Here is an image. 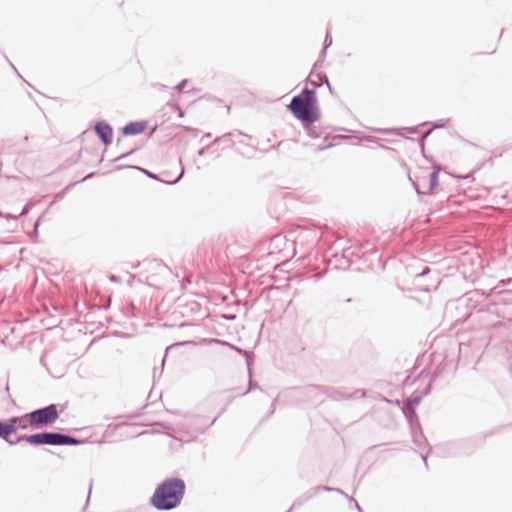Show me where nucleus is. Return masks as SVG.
Wrapping results in <instances>:
<instances>
[{"label": "nucleus", "mask_w": 512, "mask_h": 512, "mask_svg": "<svg viewBox=\"0 0 512 512\" xmlns=\"http://www.w3.org/2000/svg\"><path fill=\"white\" fill-rule=\"evenodd\" d=\"M25 418L28 421L31 429H42L54 424L57 421L59 418L58 406L56 404H50L35 409L25 414Z\"/></svg>", "instance_id": "4"}, {"label": "nucleus", "mask_w": 512, "mask_h": 512, "mask_svg": "<svg viewBox=\"0 0 512 512\" xmlns=\"http://www.w3.org/2000/svg\"><path fill=\"white\" fill-rule=\"evenodd\" d=\"M11 430L12 426H7L4 421L0 420V438L11 446L18 444L21 441H25L32 446H76L82 443V441L76 437L54 431H44L30 435L25 434L19 436L16 441H12L9 438L11 435Z\"/></svg>", "instance_id": "2"}, {"label": "nucleus", "mask_w": 512, "mask_h": 512, "mask_svg": "<svg viewBox=\"0 0 512 512\" xmlns=\"http://www.w3.org/2000/svg\"><path fill=\"white\" fill-rule=\"evenodd\" d=\"M92 486V484H90V487ZM92 493V490L91 488L89 489V494H88V498L90 497V494Z\"/></svg>", "instance_id": "43"}, {"label": "nucleus", "mask_w": 512, "mask_h": 512, "mask_svg": "<svg viewBox=\"0 0 512 512\" xmlns=\"http://www.w3.org/2000/svg\"><path fill=\"white\" fill-rule=\"evenodd\" d=\"M319 392L320 388L314 385L307 386L303 389V393L309 397L316 396Z\"/></svg>", "instance_id": "14"}, {"label": "nucleus", "mask_w": 512, "mask_h": 512, "mask_svg": "<svg viewBox=\"0 0 512 512\" xmlns=\"http://www.w3.org/2000/svg\"><path fill=\"white\" fill-rule=\"evenodd\" d=\"M448 122H449V119H446V120H443V121H440V122H435V123H433L432 128L433 129L444 128V127H446Z\"/></svg>", "instance_id": "23"}, {"label": "nucleus", "mask_w": 512, "mask_h": 512, "mask_svg": "<svg viewBox=\"0 0 512 512\" xmlns=\"http://www.w3.org/2000/svg\"><path fill=\"white\" fill-rule=\"evenodd\" d=\"M416 192H417V194H419V195L421 194V191H420L418 188H416Z\"/></svg>", "instance_id": "44"}, {"label": "nucleus", "mask_w": 512, "mask_h": 512, "mask_svg": "<svg viewBox=\"0 0 512 512\" xmlns=\"http://www.w3.org/2000/svg\"><path fill=\"white\" fill-rule=\"evenodd\" d=\"M185 492L186 483L182 478L169 477L156 486L149 503L157 511H171L181 505Z\"/></svg>", "instance_id": "1"}, {"label": "nucleus", "mask_w": 512, "mask_h": 512, "mask_svg": "<svg viewBox=\"0 0 512 512\" xmlns=\"http://www.w3.org/2000/svg\"><path fill=\"white\" fill-rule=\"evenodd\" d=\"M332 44V37L329 32H327L325 39H324V47L321 51L320 56L324 57L326 54V49Z\"/></svg>", "instance_id": "17"}, {"label": "nucleus", "mask_w": 512, "mask_h": 512, "mask_svg": "<svg viewBox=\"0 0 512 512\" xmlns=\"http://www.w3.org/2000/svg\"><path fill=\"white\" fill-rule=\"evenodd\" d=\"M438 174H439V171L438 170H434L430 173V176H429V190L427 192V194H433L434 193V190L435 188L437 187L438 185Z\"/></svg>", "instance_id": "13"}, {"label": "nucleus", "mask_w": 512, "mask_h": 512, "mask_svg": "<svg viewBox=\"0 0 512 512\" xmlns=\"http://www.w3.org/2000/svg\"><path fill=\"white\" fill-rule=\"evenodd\" d=\"M421 457H422V459H423V461H424L425 465L427 466V465H428V463H427V457H428V454H421Z\"/></svg>", "instance_id": "34"}, {"label": "nucleus", "mask_w": 512, "mask_h": 512, "mask_svg": "<svg viewBox=\"0 0 512 512\" xmlns=\"http://www.w3.org/2000/svg\"><path fill=\"white\" fill-rule=\"evenodd\" d=\"M156 266L158 267L160 273L171 272L170 268L161 261H156Z\"/></svg>", "instance_id": "22"}, {"label": "nucleus", "mask_w": 512, "mask_h": 512, "mask_svg": "<svg viewBox=\"0 0 512 512\" xmlns=\"http://www.w3.org/2000/svg\"><path fill=\"white\" fill-rule=\"evenodd\" d=\"M402 412L408 420L410 428H414V425H416L417 428L420 429V422L418 420L415 407H412L406 402L402 407Z\"/></svg>", "instance_id": "10"}, {"label": "nucleus", "mask_w": 512, "mask_h": 512, "mask_svg": "<svg viewBox=\"0 0 512 512\" xmlns=\"http://www.w3.org/2000/svg\"><path fill=\"white\" fill-rule=\"evenodd\" d=\"M176 109L178 110L179 116L182 117L184 115L183 111L179 106H176Z\"/></svg>", "instance_id": "37"}, {"label": "nucleus", "mask_w": 512, "mask_h": 512, "mask_svg": "<svg viewBox=\"0 0 512 512\" xmlns=\"http://www.w3.org/2000/svg\"><path fill=\"white\" fill-rule=\"evenodd\" d=\"M345 302L350 303V302H352V299H351V298H347V299L345 300Z\"/></svg>", "instance_id": "42"}, {"label": "nucleus", "mask_w": 512, "mask_h": 512, "mask_svg": "<svg viewBox=\"0 0 512 512\" xmlns=\"http://www.w3.org/2000/svg\"><path fill=\"white\" fill-rule=\"evenodd\" d=\"M94 131L99 140L106 146L110 145L113 141V128L106 121H97L94 126Z\"/></svg>", "instance_id": "8"}, {"label": "nucleus", "mask_w": 512, "mask_h": 512, "mask_svg": "<svg viewBox=\"0 0 512 512\" xmlns=\"http://www.w3.org/2000/svg\"><path fill=\"white\" fill-rule=\"evenodd\" d=\"M128 167L142 172L143 174H145L147 177H149L151 179L159 180L158 175L150 172L149 170H147L145 168H142V167H139V166H128Z\"/></svg>", "instance_id": "15"}, {"label": "nucleus", "mask_w": 512, "mask_h": 512, "mask_svg": "<svg viewBox=\"0 0 512 512\" xmlns=\"http://www.w3.org/2000/svg\"><path fill=\"white\" fill-rule=\"evenodd\" d=\"M211 342H215V343L220 344V345L228 346L230 349L234 350L238 354L243 355L245 357V361H246V364H247L250 380H249V384H248V390L244 394H247L248 392L256 389L258 387V385H257L256 382H254L251 379V365H252V362H253L254 354L252 352L244 350V349H242L240 347H237V346H235L233 344H230V343H228V342H226L224 340L212 339Z\"/></svg>", "instance_id": "6"}, {"label": "nucleus", "mask_w": 512, "mask_h": 512, "mask_svg": "<svg viewBox=\"0 0 512 512\" xmlns=\"http://www.w3.org/2000/svg\"><path fill=\"white\" fill-rule=\"evenodd\" d=\"M289 235L296 246L308 249L316 245L322 236L320 230L314 226H297Z\"/></svg>", "instance_id": "5"}, {"label": "nucleus", "mask_w": 512, "mask_h": 512, "mask_svg": "<svg viewBox=\"0 0 512 512\" xmlns=\"http://www.w3.org/2000/svg\"><path fill=\"white\" fill-rule=\"evenodd\" d=\"M377 131L378 132H386V130H381V129H378Z\"/></svg>", "instance_id": "47"}, {"label": "nucleus", "mask_w": 512, "mask_h": 512, "mask_svg": "<svg viewBox=\"0 0 512 512\" xmlns=\"http://www.w3.org/2000/svg\"><path fill=\"white\" fill-rule=\"evenodd\" d=\"M26 420L25 415L23 416H13L9 418L8 420L4 421L7 426H12L11 434L15 433L18 429V423L23 422Z\"/></svg>", "instance_id": "12"}, {"label": "nucleus", "mask_w": 512, "mask_h": 512, "mask_svg": "<svg viewBox=\"0 0 512 512\" xmlns=\"http://www.w3.org/2000/svg\"><path fill=\"white\" fill-rule=\"evenodd\" d=\"M28 427H30V426H29V423L27 420H24L23 422L18 423V428H20V429L24 430V429H27Z\"/></svg>", "instance_id": "28"}, {"label": "nucleus", "mask_w": 512, "mask_h": 512, "mask_svg": "<svg viewBox=\"0 0 512 512\" xmlns=\"http://www.w3.org/2000/svg\"><path fill=\"white\" fill-rule=\"evenodd\" d=\"M184 175V169H182L181 173L179 174V176L174 180V181H171V182H167L168 184H175L177 183Z\"/></svg>", "instance_id": "30"}, {"label": "nucleus", "mask_w": 512, "mask_h": 512, "mask_svg": "<svg viewBox=\"0 0 512 512\" xmlns=\"http://www.w3.org/2000/svg\"><path fill=\"white\" fill-rule=\"evenodd\" d=\"M134 152H135V149H133V150H131V151L127 152V153H124V154H122V155L118 156L114 161H115V162L120 161V160H122V159H124V158L128 157L129 155L133 154Z\"/></svg>", "instance_id": "27"}, {"label": "nucleus", "mask_w": 512, "mask_h": 512, "mask_svg": "<svg viewBox=\"0 0 512 512\" xmlns=\"http://www.w3.org/2000/svg\"><path fill=\"white\" fill-rule=\"evenodd\" d=\"M401 130H406V131H408L411 134H416V133H418V126L404 127Z\"/></svg>", "instance_id": "26"}, {"label": "nucleus", "mask_w": 512, "mask_h": 512, "mask_svg": "<svg viewBox=\"0 0 512 512\" xmlns=\"http://www.w3.org/2000/svg\"><path fill=\"white\" fill-rule=\"evenodd\" d=\"M411 433H412V440L416 446H418L420 448L422 446L427 445V440H426L424 434L422 433L421 428L419 429V428H417L416 425H414V428H411Z\"/></svg>", "instance_id": "11"}, {"label": "nucleus", "mask_w": 512, "mask_h": 512, "mask_svg": "<svg viewBox=\"0 0 512 512\" xmlns=\"http://www.w3.org/2000/svg\"><path fill=\"white\" fill-rule=\"evenodd\" d=\"M187 83H188V80L183 79L179 84H177L174 87V90L177 91L178 93H181L184 90V88L186 87Z\"/></svg>", "instance_id": "21"}, {"label": "nucleus", "mask_w": 512, "mask_h": 512, "mask_svg": "<svg viewBox=\"0 0 512 512\" xmlns=\"http://www.w3.org/2000/svg\"><path fill=\"white\" fill-rule=\"evenodd\" d=\"M313 76H314V74H313V73H311V74L309 75V77H308L307 81H308V82H309L313 87H315V88L320 87L319 82H317V81H315V80H313V79H312V77H313Z\"/></svg>", "instance_id": "25"}, {"label": "nucleus", "mask_w": 512, "mask_h": 512, "mask_svg": "<svg viewBox=\"0 0 512 512\" xmlns=\"http://www.w3.org/2000/svg\"><path fill=\"white\" fill-rule=\"evenodd\" d=\"M350 501L354 502L355 507L357 508V510L359 512H362V509H361L360 505L353 498H350Z\"/></svg>", "instance_id": "31"}, {"label": "nucleus", "mask_w": 512, "mask_h": 512, "mask_svg": "<svg viewBox=\"0 0 512 512\" xmlns=\"http://www.w3.org/2000/svg\"><path fill=\"white\" fill-rule=\"evenodd\" d=\"M210 137H211V133H209V132L203 135V138H210Z\"/></svg>", "instance_id": "40"}, {"label": "nucleus", "mask_w": 512, "mask_h": 512, "mask_svg": "<svg viewBox=\"0 0 512 512\" xmlns=\"http://www.w3.org/2000/svg\"><path fill=\"white\" fill-rule=\"evenodd\" d=\"M146 128V121H132L122 127V133L125 136H134L144 132Z\"/></svg>", "instance_id": "9"}, {"label": "nucleus", "mask_w": 512, "mask_h": 512, "mask_svg": "<svg viewBox=\"0 0 512 512\" xmlns=\"http://www.w3.org/2000/svg\"><path fill=\"white\" fill-rule=\"evenodd\" d=\"M426 124H428V122H423V123L420 124V126H424Z\"/></svg>", "instance_id": "45"}, {"label": "nucleus", "mask_w": 512, "mask_h": 512, "mask_svg": "<svg viewBox=\"0 0 512 512\" xmlns=\"http://www.w3.org/2000/svg\"><path fill=\"white\" fill-rule=\"evenodd\" d=\"M93 175H94V173H90V174L86 175V176L83 178V181H84V180H87V179H89V178H91Z\"/></svg>", "instance_id": "38"}, {"label": "nucleus", "mask_w": 512, "mask_h": 512, "mask_svg": "<svg viewBox=\"0 0 512 512\" xmlns=\"http://www.w3.org/2000/svg\"><path fill=\"white\" fill-rule=\"evenodd\" d=\"M491 432H482L473 437L463 439L458 443V447L463 450V454L469 455L474 452V450L480 446L488 436H490Z\"/></svg>", "instance_id": "7"}, {"label": "nucleus", "mask_w": 512, "mask_h": 512, "mask_svg": "<svg viewBox=\"0 0 512 512\" xmlns=\"http://www.w3.org/2000/svg\"><path fill=\"white\" fill-rule=\"evenodd\" d=\"M10 65H11L12 69H14L15 71H17V70H16V68H15V66H13V64H10Z\"/></svg>", "instance_id": "46"}, {"label": "nucleus", "mask_w": 512, "mask_h": 512, "mask_svg": "<svg viewBox=\"0 0 512 512\" xmlns=\"http://www.w3.org/2000/svg\"><path fill=\"white\" fill-rule=\"evenodd\" d=\"M205 151H206V147H203L200 150H198V156H203L205 154Z\"/></svg>", "instance_id": "32"}, {"label": "nucleus", "mask_w": 512, "mask_h": 512, "mask_svg": "<svg viewBox=\"0 0 512 512\" xmlns=\"http://www.w3.org/2000/svg\"><path fill=\"white\" fill-rule=\"evenodd\" d=\"M287 107L292 115L302 122L304 127L312 125L320 117L315 89L304 88L299 95L291 99Z\"/></svg>", "instance_id": "3"}, {"label": "nucleus", "mask_w": 512, "mask_h": 512, "mask_svg": "<svg viewBox=\"0 0 512 512\" xmlns=\"http://www.w3.org/2000/svg\"><path fill=\"white\" fill-rule=\"evenodd\" d=\"M154 87H157V88H159V89H165V88H166V86H165V85L160 84V83L155 84V85H154Z\"/></svg>", "instance_id": "35"}, {"label": "nucleus", "mask_w": 512, "mask_h": 512, "mask_svg": "<svg viewBox=\"0 0 512 512\" xmlns=\"http://www.w3.org/2000/svg\"><path fill=\"white\" fill-rule=\"evenodd\" d=\"M433 130H434L433 128L428 129L427 131H425V132L422 134V136H421V140H420L421 145H423L424 140L430 136V134L432 133V131H433Z\"/></svg>", "instance_id": "24"}, {"label": "nucleus", "mask_w": 512, "mask_h": 512, "mask_svg": "<svg viewBox=\"0 0 512 512\" xmlns=\"http://www.w3.org/2000/svg\"><path fill=\"white\" fill-rule=\"evenodd\" d=\"M321 490L335 491V492L340 493L342 495H345L347 497V495L344 493V491H342L339 488H332V487H328V486H318V487H316V491H321Z\"/></svg>", "instance_id": "20"}, {"label": "nucleus", "mask_w": 512, "mask_h": 512, "mask_svg": "<svg viewBox=\"0 0 512 512\" xmlns=\"http://www.w3.org/2000/svg\"><path fill=\"white\" fill-rule=\"evenodd\" d=\"M110 280H111L112 282H115V281L117 280V277L113 275V276H111V277H110Z\"/></svg>", "instance_id": "41"}, {"label": "nucleus", "mask_w": 512, "mask_h": 512, "mask_svg": "<svg viewBox=\"0 0 512 512\" xmlns=\"http://www.w3.org/2000/svg\"><path fill=\"white\" fill-rule=\"evenodd\" d=\"M231 136L232 134L231 133H225L224 135L220 136V137H217L213 140L212 144H218L220 143L221 141H229V142H232V139H231Z\"/></svg>", "instance_id": "19"}, {"label": "nucleus", "mask_w": 512, "mask_h": 512, "mask_svg": "<svg viewBox=\"0 0 512 512\" xmlns=\"http://www.w3.org/2000/svg\"><path fill=\"white\" fill-rule=\"evenodd\" d=\"M270 410H271V413L274 412V410H275V401L272 403V406L270 407Z\"/></svg>", "instance_id": "39"}, {"label": "nucleus", "mask_w": 512, "mask_h": 512, "mask_svg": "<svg viewBox=\"0 0 512 512\" xmlns=\"http://www.w3.org/2000/svg\"><path fill=\"white\" fill-rule=\"evenodd\" d=\"M430 389H431V383H429L425 389V395L428 394L430 392Z\"/></svg>", "instance_id": "36"}, {"label": "nucleus", "mask_w": 512, "mask_h": 512, "mask_svg": "<svg viewBox=\"0 0 512 512\" xmlns=\"http://www.w3.org/2000/svg\"><path fill=\"white\" fill-rule=\"evenodd\" d=\"M29 208H30V202H29V203H27V204L22 208V211L20 212V214H19V215L21 216V215H25V214H27V213H28V211H29Z\"/></svg>", "instance_id": "29"}, {"label": "nucleus", "mask_w": 512, "mask_h": 512, "mask_svg": "<svg viewBox=\"0 0 512 512\" xmlns=\"http://www.w3.org/2000/svg\"><path fill=\"white\" fill-rule=\"evenodd\" d=\"M422 400V395L421 394H418V395H415L413 394L407 401V403L409 405H411L412 407H415L421 402Z\"/></svg>", "instance_id": "18"}, {"label": "nucleus", "mask_w": 512, "mask_h": 512, "mask_svg": "<svg viewBox=\"0 0 512 512\" xmlns=\"http://www.w3.org/2000/svg\"><path fill=\"white\" fill-rule=\"evenodd\" d=\"M39 221H40V218H38L36 220V222L34 223V232L37 233V229H38V226H39Z\"/></svg>", "instance_id": "33"}, {"label": "nucleus", "mask_w": 512, "mask_h": 512, "mask_svg": "<svg viewBox=\"0 0 512 512\" xmlns=\"http://www.w3.org/2000/svg\"><path fill=\"white\" fill-rule=\"evenodd\" d=\"M316 76H317V78L319 79V84H320V86H321L322 84H325V85L328 87L329 91H330V92H332V87H331V84H330V82H329V79H328L327 75H326V74H320V73H319V74H317Z\"/></svg>", "instance_id": "16"}]
</instances>
